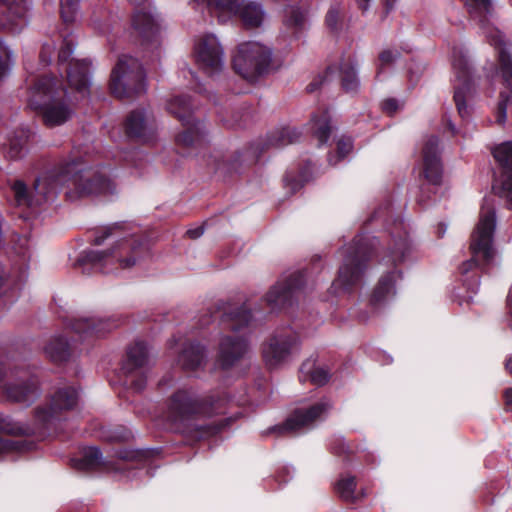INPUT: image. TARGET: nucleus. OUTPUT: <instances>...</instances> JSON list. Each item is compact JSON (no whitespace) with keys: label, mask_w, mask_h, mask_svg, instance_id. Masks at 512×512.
Segmentation results:
<instances>
[{"label":"nucleus","mask_w":512,"mask_h":512,"mask_svg":"<svg viewBox=\"0 0 512 512\" xmlns=\"http://www.w3.org/2000/svg\"><path fill=\"white\" fill-rule=\"evenodd\" d=\"M62 188L70 201L89 196L111 198L117 194V184L109 168H80L74 160L47 170L35 180L33 190L22 180H15L11 185L15 204L31 209L53 200Z\"/></svg>","instance_id":"obj_1"},{"label":"nucleus","mask_w":512,"mask_h":512,"mask_svg":"<svg viewBox=\"0 0 512 512\" xmlns=\"http://www.w3.org/2000/svg\"><path fill=\"white\" fill-rule=\"evenodd\" d=\"M138 231V227H130L128 224H114L103 228L92 243L99 246L109 241L111 247L103 251H82L76 261L77 267L86 275L109 274L132 268L148 254V245L137 236Z\"/></svg>","instance_id":"obj_2"},{"label":"nucleus","mask_w":512,"mask_h":512,"mask_svg":"<svg viewBox=\"0 0 512 512\" xmlns=\"http://www.w3.org/2000/svg\"><path fill=\"white\" fill-rule=\"evenodd\" d=\"M228 397L220 391L199 396L192 387L175 390L167 400V419L175 430L200 438L221 431L231 420L210 426L204 420L225 412Z\"/></svg>","instance_id":"obj_3"},{"label":"nucleus","mask_w":512,"mask_h":512,"mask_svg":"<svg viewBox=\"0 0 512 512\" xmlns=\"http://www.w3.org/2000/svg\"><path fill=\"white\" fill-rule=\"evenodd\" d=\"M78 402L79 391L75 387H59L51 393L45 404L34 409L31 423L15 422L9 416L0 413V431L34 434L37 440H43L57 432L66 413L74 410Z\"/></svg>","instance_id":"obj_4"},{"label":"nucleus","mask_w":512,"mask_h":512,"mask_svg":"<svg viewBox=\"0 0 512 512\" xmlns=\"http://www.w3.org/2000/svg\"><path fill=\"white\" fill-rule=\"evenodd\" d=\"M464 2L471 20L479 27L490 45L495 48L499 62L496 74L501 75L503 84L510 90L511 95L503 91L500 93L497 107L496 122L503 125L506 121L507 104L510 97L512 98V55L506 51L503 35L495 26L496 16L493 0H464Z\"/></svg>","instance_id":"obj_5"},{"label":"nucleus","mask_w":512,"mask_h":512,"mask_svg":"<svg viewBox=\"0 0 512 512\" xmlns=\"http://www.w3.org/2000/svg\"><path fill=\"white\" fill-rule=\"evenodd\" d=\"M28 105L41 115L47 127L60 126L74 114V101L56 76L43 75L32 80Z\"/></svg>","instance_id":"obj_6"},{"label":"nucleus","mask_w":512,"mask_h":512,"mask_svg":"<svg viewBox=\"0 0 512 512\" xmlns=\"http://www.w3.org/2000/svg\"><path fill=\"white\" fill-rule=\"evenodd\" d=\"M496 229V211L493 202L484 198L479 220L471 235L470 251L471 258L460 266V273L463 276V285L471 293L479 289L480 280L477 273L470 275L474 269L488 265L492 262L495 249L493 246L494 232Z\"/></svg>","instance_id":"obj_7"},{"label":"nucleus","mask_w":512,"mask_h":512,"mask_svg":"<svg viewBox=\"0 0 512 512\" xmlns=\"http://www.w3.org/2000/svg\"><path fill=\"white\" fill-rule=\"evenodd\" d=\"M392 238V245L385 253L382 261L391 270L384 273L374 288L370 305L373 308L381 306L392 299L396 294V283L402 278L399 266L410 259L412 244L409 241L408 233L402 219H395L389 228Z\"/></svg>","instance_id":"obj_8"},{"label":"nucleus","mask_w":512,"mask_h":512,"mask_svg":"<svg viewBox=\"0 0 512 512\" xmlns=\"http://www.w3.org/2000/svg\"><path fill=\"white\" fill-rule=\"evenodd\" d=\"M253 316L246 304L230 309L222 316V325L231 334L220 338L217 365L228 370L235 366L248 352L249 340L246 329L250 326Z\"/></svg>","instance_id":"obj_9"},{"label":"nucleus","mask_w":512,"mask_h":512,"mask_svg":"<svg viewBox=\"0 0 512 512\" xmlns=\"http://www.w3.org/2000/svg\"><path fill=\"white\" fill-rule=\"evenodd\" d=\"M376 244H378L376 237L358 235L352 244L340 250L343 262L339 267L337 278L331 285L334 293L339 290L350 291L361 283L367 262Z\"/></svg>","instance_id":"obj_10"},{"label":"nucleus","mask_w":512,"mask_h":512,"mask_svg":"<svg viewBox=\"0 0 512 512\" xmlns=\"http://www.w3.org/2000/svg\"><path fill=\"white\" fill-rule=\"evenodd\" d=\"M193 9L207 12L220 22L237 16L249 29L261 27L267 18L263 4L256 0H193Z\"/></svg>","instance_id":"obj_11"},{"label":"nucleus","mask_w":512,"mask_h":512,"mask_svg":"<svg viewBox=\"0 0 512 512\" xmlns=\"http://www.w3.org/2000/svg\"><path fill=\"white\" fill-rule=\"evenodd\" d=\"M300 138V132L294 127H282L271 132L265 141L253 142L245 151L237 153L229 162L221 161L216 164L217 171L240 173L242 166L256 163L260 155L270 147L279 148L296 142Z\"/></svg>","instance_id":"obj_12"},{"label":"nucleus","mask_w":512,"mask_h":512,"mask_svg":"<svg viewBox=\"0 0 512 512\" xmlns=\"http://www.w3.org/2000/svg\"><path fill=\"white\" fill-rule=\"evenodd\" d=\"M272 49L260 42L248 41L238 45L233 56L234 71L249 82L257 81L269 73Z\"/></svg>","instance_id":"obj_13"},{"label":"nucleus","mask_w":512,"mask_h":512,"mask_svg":"<svg viewBox=\"0 0 512 512\" xmlns=\"http://www.w3.org/2000/svg\"><path fill=\"white\" fill-rule=\"evenodd\" d=\"M110 90L120 99L146 92V75L138 59L127 55L119 57L111 72Z\"/></svg>","instance_id":"obj_14"},{"label":"nucleus","mask_w":512,"mask_h":512,"mask_svg":"<svg viewBox=\"0 0 512 512\" xmlns=\"http://www.w3.org/2000/svg\"><path fill=\"white\" fill-rule=\"evenodd\" d=\"M452 68L455 75L454 101L459 116L466 120L472 113V101L476 94V87L463 47H453Z\"/></svg>","instance_id":"obj_15"},{"label":"nucleus","mask_w":512,"mask_h":512,"mask_svg":"<svg viewBox=\"0 0 512 512\" xmlns=\"http://www.w3.org/2000/svg\"><path fill=\"white\" fill-rule=\"evenodd\" d=\"M194 107L188 95L174 96L167 102V111L185 127V130L176 137V144L180 147H199L205 142V125L194 119Z\"/></svg>","instance_id":"obj_16"},{"label":"nucleus","mask_w":512,"mask_h":512,"mask_svg":"<svg viewBox=\"0 0 512 512\" xmlns=\"http://www.w3.org/2000/svg\"><path fill=\"white\" fill-rule=\"evenodd\" d=\"M148 363V345L143 341H135L127 348L126 357L119 370L121 384L135 392L142 391L147 383Z\"/></svg>","instance_id":"obj_17"},{"label":"nucleus","mask_w":512,"mask_h":512,"mask_svg":"<svg viewBox=\"0 0 512 512\" xmlns=\"http://www.w3.org/2000/svg\"><path fill=\"white\" fill-rule=\"evenodd\" d=\"M300 352V339L291 329L276 331L262 346V357L269 369L288 364Z\"/></svg>","instance_id":"obj_18"},{"label":"nucleus","mask_w":512,"mask_h":512,"mask_svg":"<svg viewBox=\"0 0 512 512\" xmlns=\"http://www.w3.org/2000/svg\"><path fill=\"white\" fill-rule=\"evenodd\" d=\"M331 408L332 404L328 399H321L317 403L294 410L282 425H276L269 431L285 434L310 429L317 421L323 420Z\"/></svg>","instance_id":"obj_19"},{"label":"nucleus","mask_w":512,"mask_h":512,"mask_svg":"<svg viewBox=\"0 0 512 512\" xmlns=\"http://www.w3.org/2000/svg\"><path fill=\"white\" fill-rule=\"evenodd\" d=\"M41 393L40 381L29 369L17 370L15 378L4 386V394L9 401L26 406L34 403Z\"/></svg>","instance_id":"obj_20"},{"label":"nucleus","mask_w":512,"mask_h":512,"mask_svg":"<svg viewBox=\"0 0 512 512\" xmlns=\"http://www.w3.org/2000/svg\"><path fill=\"white\" fill-rule=\"evenodd\" d=\"M306 273L297 271L281 277L266 293L264 300L271 311H279L293 304L298 291L305 284Z\"/></svg>","instance_id":"obj_21"},{"label":"nucleus","mask_w":512,"mask_h":512,"mask_svg":"<svg viewBox=\"0 0 512 512\" xmlns=\"http://www.w3.org/2000/svg\"><path fill=\"white\" fill-rule=\"evenodd\" d=\"M194 54L199 68L208 76L220 74L224 69V50L213 34L202 36L195 44Z\"/></svg>","instance_id":"obj_22"},{"label":"nucleus","mask_w":512,"mask_h":512,"mask_svg":"<svg viewBox=\"0 0 512 512\" xmlns=\"http://www.w3.org/2000/svg\"><path fill=\"white\" fill-rule=\"evenodd\" d=\"M132 27L145 49L154 51L159 47L161 26L158 16L151 10H137L132 18Z\"/></svg>","instance_id":"obj_23"},{"label":"nucleus","mask_w":512,"mask_h":512,"mask_svg":"<svg viewBox=\"0 0 512 512\" xmlns=\"http://www.w3.org/2000/svg\"><path fill=\"white\" fill-rule=\"evenodd\" d=\"M28 0H0V28L12 34L27 25Z\"/></svg>","instance_id":"obj_24"},{"label":"nucleus","mask_w":512,"mask_h":512,"mask_svg":"<svg viewBox=\"0 0 512 512\" xmlns=\"http://www.w3.org/2000/svg\"><path fill=\"white\" fill-rule=\"evenodd\" d=\"M422 172L427 182L437 186L442 180V163L440 158L439 139L436 136L428 137L422 148Z\"/></svg>","instance_id":"obj_25"},{"label":"nucleus","mask_w":512,"mask_h":512,"mask_svg":"<svg viewBox=\"0 0 512 512\" xmlns=\"http://www.w3.org/2000/svg\"><path fill=\"white\" fill-rule=\"evenodd\" d=\"M91 61L88 59L73 60L67 70V80L74 91V100L79 101L89 97L91 86Z\"/></svg>","instance_id":"obj_26"},{"label":"nucleus","mask_w":512,"mask_h":512,"mask_svg":"<svg viewBox=\"0 0 512 512\" xmlns=\"http://www.w3.org/2000/svg\"><path fill=\"white\" fill-rule=\"evenodd\" d=\"M118 326L115 319L79 316L70 319L68 327L81 339L101 337Z\"/></svg>","instance_id":"obj_27"},{"label":"nucleus","mask_w":512,"mask_h":512,"mask_svg":"<svg viewBox=\"0 0 512 512\" xmlns=\"http://www.w3.org/2000/svg\"><path fill=\"white\" fill-rule=\"evenodd\" d=\"M492 154L500 165L502 196L512 203V140L503 142L492 150Z\"/></svg>","instance_id":"obj_28"},{"label":"nucleus","mask_w":512,"mask_h":512,"mask_svg":"<svg viewBox=\"0 0 512 512\" xmlns=\"http://www.w3.org/2000/svg\"><path fill=\"white\" fill-rule=\"evenodd\" d=\"M125 130L129 137L149 141L155 131L154 118L144 109L134 110L126 118Z\"/></svg>","instance_id":"obj_29"},{"label":"nucleus","mask_w":512,"mask_h":512,"mask_svg":"<svg viewBox=\"0 0 512 512\" xmlns=\"http://www.w3.org/2000/svg\"><path fill=\"white\" fill-rule=\"evenodd\" d=\"M207 352L205 345L198 342L187 343L178 356V364L186 372L203 369L207 362Z\"/></svg>","instance_id":"obj_30"},{"label":"nucleus","mask_w":512,"mask_h":512,"mask_svg":"<svg viewBox=\"0 0 512 512\" xmlns=\"http://www.w3.org/2000/svg\"><path fill=\"white\" fill-rule=\"evenodd\" d=\"M20 436H34V434H19L0 431V459L13 456L17 453L32 450L34 442L32 440L19 438Z\"/></svg>","instance_id":"obj_31"},{"label":"nucleus","mask_w":512,"mask_h":512,"mask_svg":"<svg viewBox=\"0 0 512 512\" xmlns=\"http://www.w3.org/2000/svg\"><path fill=\"white\" fill-rule=\"evenodd\" d=\"M44 353L54 363H63L71 355V346L68 340L62 335L51 337L43 347Z\"/></svg>","instance_id":"obj_32"},{"label":"nucleus","mask_w":512,"mask_h":512,"mask_svg":"<svg viewBox=\"0 0 512 512\" xmlns=\"http://www.w3.org/2000/svg\"><path fill=\"white\" fill-rule=\"evenodd\" d=\"M73 468L80 471H92L103 465L101 451L97 447L84 448L79 458L71 459Z\"/></svg>","instance_id":"obj_33"},{"label":"nucleus","mask_w":512,"mask_h":512,"mask_svg":"<svg viewBox=\"0 0 512 512\" xmlns=\"http://www.w3.org/2000/svg\"><path fill=\"white\" fill-rule=\"evenodd\" d=\"M330 372L323 366H315L312 360H307L300 367V380L310 381L316 386L325 385L330 379Z\"/></svg>","instance_id":"obj_34"},{"label":"nucleus","mask_w":512,"mask_h":512,"mask_svg":"<svg viewBox=\"0 0 512 512\" xmlns=\"http://www.w3.org/2000/svg\"><path fill=\"white\" fill-rule=\"evenodd\" d=\"M335 492L338 496L347 502H356L364 497L362 491L356 490V479L351 475H341L334 484Z\"/></svg>","instance_id":"obj_35"},{"label":"nucleus","mask_w":512,"mask_h":512,"mask_svg":"<svg viewBox=\"0 0 512 512\" xmlns=\"http://www.w3.org/2000/svg\"><path fill=\"white\" fill-rule=\"evenodd\" d=\"M341 83L346 92H356L360 82L357 75L356 63L348 59L340 65Z\"/></svg>","instance_id":"obj_36"},{"label":"nucleus","mask_w":512,"mask_h":512,"mask_svg":"<svg viewBox=\"0 0 512 512\" xmlns=\"http://www.w3.org/2000/svg\"><path fill=\"white\" fill-rule=\"evenodd\" d=\"M312 130L320 145L325 144L331 133L330 115L328 110L321 112V115H314L311 119Z\"/></svg>","instance_id":"obj_37"},{"label":"nucleus","mask_w":512,"mask_h":512,"mask_svg":"<svg viewBox=\"0 0 512 512\" xmlns=\"http://www.w3.org/2000/svg\"><path fill=\"white\" fill-rule=\"evenodd\" d=\"M29 138V131L20 129L16 131L14 137L9 139L6 155L12 160L23 157L26 151V144Z\"/></svg>","instance_id":"obj_38"},{"label":"nucleus","mask_w":512,"mask_h":512,"mask_svg":"<svg viewBox=\"0 0 512 512\" xmlns=\"http://www.w3.org/2000/svg\"><path fill=\"white\" fill-rule=\"evenodd\" d=\"M80 15V0H60V16L66 25L74 24Z\"/></svg>","instance_id":"obj_39"},{"label":"nucleus","mask_w":512,"mask_h":512,"mask_svg":"<svg viewBox=\"0 0 512 512\" xmlns=\"http://www.w3.org/2000/svg\"><path fill=\"white\" fill-rule=\"evenodd\" d=\"M306 21V13L296 6H289L285 9L284 25L295 31L301 30Z\"/></svg>","instance_id":"obj_40"},{"label":"nucleus","mask_w":512,"mask_h":512,"mask_svg":"<svg viewBox=\"0 0 512 512\" xmlns=\"http://www.w3.org/2000/svg\"><path fill=\"white\" fill-rule=\"evenodd\" d=\"M353 143L350 137H341L337 140V154H330L328 161L331 165L335 166L352 151Z\"/></svg>","instance_id":"obj_41"},{"label":"nucleus","mask_w":512,"mask_h":512,"mask_svg":"<svg viewBox=\"0 0 512 512\" xmlns=\"http://www.w3.org/2000/svg\"><path fill=\"white\" fill-rule=\"evenodd\" d=\"M342 12L343 7L340 2H334L330 5L325 17V23L331 31H337L340 28Z\"/></svg>","instance_id":"obj_42"},{"label":"nucleus","mask_w":512,"mask_h":512,"mask_svg":"<svg viewBox=\"0 0 512 512\" xmlns=\"http://www.w3.org/2000/svg\"><path fill=\"white\" fill-rule=\"evenodd\" d=\"M75 48V37L72 33H66L62 36V44L58 53V62L68 61Z\"/></svg>","instance_id":"obj_43"},{"label":"nucleus","mask_w":512,"mask_h":512,"mask_svg":"<svg viewBox=\"0 0 512 512\" xmlns=\"http://www.w3.org/2000/svg\"><path fill=\"white\" fill-rule=\"evenodd\" d=\"M13 65L11 50L0 40V82L8 75Z\"/></svg>","instance_id":"obj_44"},{"label":"nucleus","mask_w":512,"mask_h":512,"mask_svg":"<svg viewBox=\"0 0 512 512\" xmlns=\"http://www.w3.org/2000/svg\"><path fill=\"white\" fill-rule=\"evenodd\" d=\"M400 57V52L396 49H386L379 54V64L377 77L379 78L384 69L393 64Z\"/></svg>","instance_id":"obj_45"},{"label":"nucleus","mask_w":512,"mask_h":512,"mask_svg":"<svg viewBox=\"0 0 512 512\" xmlns=\"http://www.w3.org/2000/svg\"><path fill=\"white\" fill-rule=\"evenodd\" d=\"M305 181H308V178L304 175H300V178L298 179L290 172L286 173L284 177L285 186L289 188L292 193H295L297 190H299Z\"/></svg>","instance_id":"obj_46"},{"label":"nucleus","mask_w":512,"mask_h":512,"mask_svg":"<svg viewBox=\"0 0 512 512\" xmlns=\"http://www.w3.org/2000/svg\"><path fill=\"white\" fill-rule=\"evenodd\" d=\"M54 50H55L54 43L43 44L42 49L40 51L39 58H40V62L44 66H47L51 63V58H52V54H53Z\"/></svg>","instance_id":"obj_47"},{"label":"nucleus","mask_w":512,"mask_h":512,"mask_svg":"<svg viewBox=\"0 0 512 512\" xmlns=\"http://www.w3.org/2000/svg\"><path fill=\"white\" fill-rule=\"evenodd\" d=\"M329 447L334 454H342L348 450V446L342 437H334L331 439Z\"/></svg>","instance_id":"obj_48"},{"label":"nucleus","mask_w":512,"mask_h":512,"mask_svg":"<svg viewBox=\"0 0 512 512\" xmlns=\"http://www.w3.org/2000/svg\"><path fill=\"white\" fill-rule=\"evenodd\" d=\"M15 251L21 256L24 263L28 258L29 240L26 237H19L18 244L15 246Z\"/></svg>","instance_id":"obj_49"},{"label":"nucleus","mask_w":512,"mask_h":512,"mask_svg":"<svg viewBox=\"0 0 512 512\" xmlns=\"http://www.w3.org/2000/svg\"><path fill=\"white\" fill-rule=\"evenodd\" d=\"M399 107V102L394 98H388L382 102V110L388 115H393Z\"/></svg>","instance_id":"obj_50"},{"label":"nucleus","mask_w":512,"mask_h":512,"mask_svg":"<svg viewBox=\"0 0 512 512\" xmlns=\"http://www.w3.org/2000/svg\"><path fill=\"white\" fill-rule=\"evenodd\" d=\"M293 469L291 467H284L280 470L276 475V480L284 483L287 482L292 477Z\"/></svg>","instance_id":"obj_51"},{"label":"nucleus","mask_w":512,"mask_h":512,"mask_svg":"<svg viewBox=\"0 0 512 512\" xmlns=\"http://www.w3.org/2000/svg\"><path fill=\"white\" fill-rule=\"evenodd\" d=\"M332 73V68L331 67H328L327 68V71L325 73V76L323 77V79L317 81H313L311 82L308 86H307V90L308 92H314L315 90H317L319 88V86L322 84V82Z\"/></svg>","instance_id":"obj_52"},{"label":"nucleus","mask_w":512,"mask_h":512,"mask_svg":"<svg viewBox=\"0 0 512 512\" xmlns=\"http://www.w3.org/2000/svg\"><path fill=\"white\" fill-rule=\"evenodd\" d=\"M507 310H508V324L512 328V285L509 288L507 299Z\"/></svg>","instance_id":"obj_53"},{"label":"nucleus","mask_w":512,"mask_h":512,"mask_svg":"<svg viewBox=\"0 0 512 512\" xmlns=\"http://www.w3.org/2000/svg\"><path fill=\"white\" fill-rule=\"evenodd\" d=\"M506 411L512 412V388H507L503 394Z\"/></svg>","instance_id":"obj_54"},{"label":"nucleus","mask_w":512,"mask_h":512,"mask_svg":"<svg viewBox=\"0 0 512 512\" xmlns=\"http://www.w3.org/2000/svg\"><path fill=\"white\" fill-rule=\"evenodd\" d=\"M390 214H391V210H390V205H387L385 208H378L374 214H373V218L374 219H380V218H384V217H387L389 216L390 217Z\"/></svg>","instance_id":"obj_55"},{"label":"nucleus","mask_w":512,"mask_h":512,"mask_svg":"<svg viewBox=\"0 0 512 512\" xmlns=\"http://www.w3.org/2000/svg\"><path fill=\"white\" fill-rule=\"evenodd\" d=\"M204 233V228L203 226H198L196 228H192V229H189L187 230L186 234L189 238L191 239H197L199 238L200 236H202Z\"/></svg>","instance_id":"obj_56"},{"label":"nucleus","mask_w":512,"mask_h":512,"mask_svg":"<svg viewBox=\"0 0 512 512\" xmlns=\"http://www.w3.org/2000/svg\"><path fill=\"white\" fill-rule=\"evenodd\" d=\"M26 270H27V267L26 266H23L20 270V273L19 275L17 276V279L14 281L15 284H20L24 281L25 277H26Z\"/></svg>","instance_id":"obj_57"},{"label":"nucleus","mask_w":512,"mask_h":512,"mask_svg":"<svg viewBox=\"0 0 512 512\" xmlns=\"http://www.w3.org/2000/svg\"><path fill=\"white\" fill-rule=\"evenodd\" d=\"M359 9L367 11L369 8L370 0H356Z\"/></svg>","instance_id":"obj_58"},{"label":"nucleus","mask_w":512,"mask_h":512,"mask_svg":"<svg viewBox=\"0 0 512 512\" xmlns=\"http://www.w3.org/2000/svg\"><path fill=\"white\" fill-rule=\"evenodd\" d=\"M395 2L396 0H384L386 13H389L393 9Z\"/></svg>","instance_id":"obj_59"},{"label":"nucleus","mask_w":512,"mask_h":512,"mask_svg":"<svg viewBox=\"0 0 512 512\" xmlns=\"http://www.w3.org/2000/svg\"><path fill=\"white\" fill-rule=\"evenodd\" d=\"M446 123H447V126H448V129L450 130V132L452 134H455L456 133V127L455 125L452 123L451 119L450 118H447L445 119Z\"/></svg>","instance_id":"obj_60"},{"label":"nucleus","mask_w":512,"mask_h":512,"mask_svg":"<svg viewBox=\"0 0 512 512\" xmlns=\"http://www.w3.org/2000/svg\"><path fill=\"white\" fill-rule=\"evenodd\" d=\"M505 367L507 371L512 374V356L508 357L505 362Z\"/></svg>","instance_id":"obj_61"},{"label":"nucleus","mask_w":512,"mask_h":512,"mask_svg":"<svg viewBox=\"0 0 512 512\" xmlns=\"http://www.w3.org/2000/svg\"><path fill=\"white\" fill-rule=\"evenodd\" d=\"M91 21H92V25H93L96 29H98L101 33H105V32H106V29H105V28H101V27L98 25V20H97L95 17H93Z\"/></svg>","instance_id":"obj_62"},{"label":"nucleus","mask_w":512,"mask_h":512,"mask_svg":"<svg viewBox=\"0 0 512 512\" xmlns=\"http://www.w3.org/2000/svg\"><path fill=\"white\" fill-rule=\"evenodd\" d=\"M134 6H141L148 2V0H128Z\"/></svg>","instance_id":"obj_63"},{"label":"nucleus","mask_w":512,"mask_h":512,"mask_svg":"<svg viewBox=\"0 0 512 512\" xmlns=\"http://www.w3.org/2000/svg\"><path fill=\"white\" fill-rule=\"evenodd\" d=\"M6 375L5 368L2 363H0V385L2 384L4 377Z\"/></svg>","instance_id":"obj_64"}]
</instances>
